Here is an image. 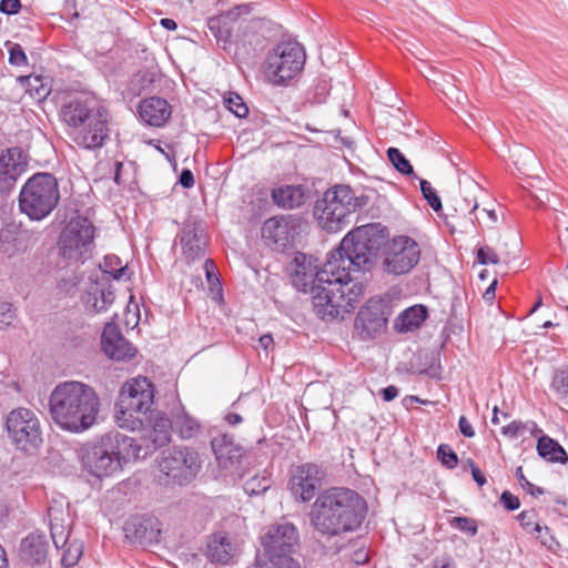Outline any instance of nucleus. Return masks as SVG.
I'll return each instance as SVG.
<instances>
[{"label": "nucleus", "mask_w": 568, "mask_h": 568, "mask_svg": "<svg viewBox=\"0 0 568 568\" xmlns=\"http://www.w3.org/2000/svg\"><path fill=\"white\" fill-rule=\"evenodd\" d=\"M534 532L537 534V538L545 547H547L548 549H552L556 541L554 537L550 535L548 527H542L539 524H536L534 526Z\"/></svg>", "instance_id": "3c124183"}, {"label": "nucleus", "mask_w": 568, "mask_h": 568, "mask_svg": "<svg viewBox=\"0 0 568 568\" xmlns=\"http://www.w3.org/2000/svg\"><path fill=\"white\" fill-rule=\"evenodd\" d=\"M387 156L393 166L405 175H414V169L410 165L409 161L404 156V154L396 148H389L387 150Z\"/></svg>", "instance_id": "58836bf2"}, {"label": "nucleus", "mask_w": 568, "mask_h": 568, "mask_svg": "<svg viewBox=\"0 0 568 568\" xmlns=\"http://www.w3.org/2000/svg\"><path fill=\"white\" fill-rule=\"evenodd\" d=\"M434 568H455V561L449 556H443L435 559Z\"/></svg>", "instance_id": "680f3d73"}, {"label": "nucleus", "mask_w": 568, "mask_h": 568, "mask_svg": "<svg viewBox=\"0 0 568 568\" xmlns=\"http://www.w3.org/2000/svg\"><path fill=\"white\" fill-rule=\"evenodd\" d=\"M306 54L296 41H283L276 44L264 62V74L276 85L293 79L304 67Z\"/></svg>", "instance_id": "9d476101"}, {"label": "nucleus", "mask_w": 568, "mask_h": 568, "mask_svg": "<svg viewBox=\"0 0 568 568\" xmlns=\"http://www.w3.org/2000/svg\"><path fill=\"white\" fill-rule=\"evenodd\" d=\"M381 244L382 235L377 225L366 224L348 232L339 246L329 253L322 278L338 276L337 282L342 283L345 291L357 284L362 295L364 285L354 274L372 267Z\"/></svg>", "instance_id": "f03ea898"}, {"label": "nucleus", "mask_w": 568, "mask_h": 568, "mask_svg": "<svg viewBox=\"0 0 568 568\" xmlns=\"http://www.w3.org/2000/svg\"><path fill=\"white\" fill-rule=\"evenodd\" d=\"M225 105L237 118H245L248 113V108L246 106V104L243 102V99L239 94L231 93L225 99Z\"/></svg>", "instance_id": "79ce46f5"}, {"label": "nucleus", "mask_w": 568, "mask_h": 568, "mask_svg": "<svg viewBox=\"0 0 568 568\" xmlns=\"http://www.w3.org/2000/svg\"><path fill=\"white\" fill-rule=\"evenodd\" d=\"M367 202V196L356 195L348 185H335L317 200L314 216L323 230L336 233L346 227L351 216L366 206Z\"/></svg>", "instance_id": "0eeeda50"}, {"label": "nucleus", "mask_w": 568, "mask_h": 568, "mask_svg": "<svg viewBox=\"0 0 568 568\" xmlns=\"http://www.w3.org/2000/svg\"><path fill=\"white\" fill-rule=\"evenodd\" d=\"M418 244L408 236L394 237L385 247L382 267L389 275L409 273L419 262Z\"/></svg>", "instance_id": "4468645a"}, {"label": "nucleus", "mask_w": 568, "mask_h": 568, "mask_svg": "<svg viewBox=\"0 0 568 568\" xmlns=\"http://www.w3.org/2000/svg\"><path fill=\"white\" fill-rule=\"evenodd\" d=\"M138 430L142 432V443L138 445L142 446L141 458H144L170 442L172 423L164 414L151 410Z\"/></svg>", "instance_id": "2eb2a0df"}, {"label": "nucleus", "mask_w": 568, "mask_h": 568, "mask_svg": "<svg viewBox=\"0 0 568 568\" xmlns=\"http://www.w3.org/2000/svg\"><path fill=\"white\" fill-rule=\"evenodd\" d=\"M270 487V481L265 477H254L245 483L244 489L247 494L254 495L265 491Z\"/></svg>", "instance_id": "09e8293b"}, {"label": "nucleus", "mask_w": 568, "mask_h": 568, "mask_svg": "<svg viewBox=\"0 0 568 568\" xmlns=\"http://www.w3.org/2000/svg\"><path fill=\"white\" fill-rule=\"evenodd\" d=\"M551 386L561 399L568 402V369L557 372L552 378Z\"/></svg>", "instance_id": "ea45409f"}, {"label": "nucleus", "mask_w": 568, "mask_h": 568, "mask_svg": "<svg viewBox=\"0 0 568 568\" xmlns=\"http://www.w3.org/2000/svg\"><path fill=\"white\" fill-rule=\"evenodd\" d=\"M291 270L293 285L302 292L312 294L314 312L322 320L343 318L351 313L361 297V287L355 284L345 291L338 276L322 278L325 264L318 271L311 256L303 253L295 255Z\"/></svg>", "instance_id": "f257e3e1"}, {"label": "nucleus", "mask_w": 568, "mask_h": 568, "mask_svg": "<svg viewBox=\"0 0 568 568\" xmlns=\"http://www.w3.org/2000/svg\"><path fill=\"white\" fill-rule=\"evenodd\" d=\"M437 457L440 463L449 469H453L458 464L457 454L446 444L439 445L437 449Z\"/></svg>", "instance_id": "37998d69"}, {"label": "nucleus", "mask_w": 568, "mask_h": 568, "mask_svg": "<svg viewBox=\"0 0 568 568\" xmlns=\"http://www.w3.org/2000/svg\"><path fill=\"white\" fill-rule=\"evenodd\" d=\"M182 254L190 263L200 258L205 248V235L203 230L195 223L186 224L180 234Z\"/></svg>", "instance_id": "b1692460"}, {"label": "nucleus", "mask_w": 568, "mask_h": 568, "mask_svg": "<svg viewBox=\"0 0 568 568\" xmlns=\"http://www.w3.org/2000/svg\"><path fill=\"white\" fill-rule=\"evenodd\" d=\"M136 439L118 432L106 433L81 448V460L92 476L104 478L120 473L123 466L141 458Z\"/></svg>", "instance_id": "423d86ee"}, {"label": "nucleus", "mask_w": 568, "mask_h": 568, "mask_svg": "<svg viewBox=\"0 0 568 568\" xmlns=\"http://www.w3.org/2000/svg\"><path fill=\"white\" fill-rule=\"evenodd\" d=\"M60 200L55 178L50 173H37L22 186L19 194L20 211L33 221L45 219Z\"/></svg>", "instance_id": "1a4fd4ad"}, {"label": "nucleus", "mask_w": 568, "mask_h": 568, "mask_svg": "<svg viewBox=\"0 0 568 568\" xmlns=\"http://www.w3.org/2000/svg\"><path fill=\"white\" fill-rule=\"evenodd\" d=\"M469 464L471 466V475H473V478L474 480L479 485V486H484L485 483H486V478L485 476L483 475V473L480 471V469L474 464V462L471 459H469Z\"/></svg>", "instance_id": "0e129e2a"}, {"label": "nucleus", "mask_w": 568, "mask_h": 568, "mask_svg": "<svg viewBox=\"0 0 568 568\" xmlns=\"http://www.w3.org/2000/svg\"><path fill=\"white\" fill-rule=\"evenodd\" d=\"M419 184L425 200L434 211L438 212L442 209V201L436 194L435 190L432 187L430 183L426 180H420Z\"/></svg>", "instance_id": "c03bdc74"}, {"label": "nucleus", "mask_w": 568, "mask_h": 568, "mask_svg": "<svg viewBox=\"0 0 568 568\" xmlns=\"http://www.w3.org/2000/svg\"><path fill=\"white\" fill-rule=\"evenodd\" d=\"M61 561L65 567L74 566L82 556L83 552V544L79 540L68 541L64 546Z\"/></svg>", "instance_id": "4c0bfd02"}, {"label": "nucleus", "mask_w": 568, "mask_h": 568, "mask_svg": "<svg viewBox=\"0 0 568 568\" xmlns=\"http://www.w3.org/2000/svg\"><path fill=\"white\" fill-rule=\"evenodd\" d=\"M20 8H21L20 0H1L0 1V11L6 14L18 13Z\"/></svg>", "instance_id": "6e6d98bb"}, {"label": "nucleus", "mask_w": 568, "mask_h": 568, "mask_svg": "<svg viewBox=\"0 0 568 568\" xmlns=\"http://www.w3.org/2000/svg\"><path fill=\"white\" fill-rule=\"evenodd\" d=\"M274 202L283 209H295L304 203V192L301 186L285 185L273 190Z\"/></svg>", "instance_id": "7c9ffc66"}, {"label": "nucleus", "mask_w": 568, "mask_h": 568, "mask_svg": "<svg viewBox=\"0 0 568 568\" xmlns=\"http://www.w3.org/2000/svg\"><path fill=\"white\" fill-rule=\"evenodd\" d=\"M100 267L104 274L110 275L113 280L130 278L128 265L123 264L116 255H106Z\"/></svg>", "instance_id": "e433bc0d"}, {"label": "nucleus", "mask_w": 568, "mask_h": 568, "mask_svg": "<svg viewBox=\"0 0 568 568\" xmlns=\"http://www.w3.org/2000/svg\"><path fill=\"white\" fill-rule=\"evenodd\" d=\"M500 503L510 511L518 509L520 506L519 498L507 490L501 494Z\"/></svg>", "instance_id": "5fc2aeb1"}, {"label": "nucleus", "mask_w": 568, "mask_h": 568, "mask_svg": "<svg viewBox=\"0 0 568 568\" xmlns=\"http://www.w3.org/2000/svg\"><path fill=\"white\" fill-rule=\"evenodd\" d=\"M58 514L62 515V511L57 508H49L51 537L54 546L59 549L67 545L70 532L64 519L59 517Z\"/></svg>", "instance_id": "473e14b6"}, {"label": "nucleus", "mask_w": 568, "mask_h": 568, "mask_svg": "<svg viewBox=\"0 0 568 568\" xmlns=\"http://www.w3.org/2000/svg\"><path fill=\"white\" fill-rule=\"evenodd\" d=\"M224 420L229 424V425H237L242 422V416L236 414V413H227L225 416H224Z\"/></svg>", "instance_id": "338daca9"}, {"label": "nucleus", "mask_w": 568, "mask_h": 568, "mask_svg": "<svg viewBox=\"0 0 568 568\" xmlns=\"http://www.w3.org/2000/svg\"><path fill=\"white\" fill-rule=\"evenodd\" d=\"M125 536L140 544H152L158 541L160 535L159 521L152 517L133 518L126 521Z\"/></svg>", "instance_id": "5701e85b"}, {"label": "nucleus", "mask_w": 568, "mask_h": 568, "mask_svg": "<svg viewBox=\"0 0 568 568\" xmlns=\"http://www.w3.org/2000/svg\"><path fill=\"white\" fill-rule=\"evenodd\" d=\"M115 298L114 290L108 280L92 282L83 296L84 307L88 312L99 314L106 312Z\"/></svg>", "instance_id": "412c9836"}, {"label": "nucleus", "mask_w": 568, "mask_h": 568, "mask_svg": "<svg viewBox=\"0 0 568 568\" xmlns=\"http://www.w3.org/2000/svg\"><path fill=\"white\" fill-rule=\"evenodd\" d=\"M239 551L236 540L231 535L220 531L209 537L204 554L212 564L227 565Z\"/></svg>", "instance_id": "6ab92c4d"}, {"label": "nucleus", "mask_w": 568, "mask_h": 568, "mask_svg": "<svg viewBox=\"0 0 568 568\" xmlns=\"http://www.w3.org/2000/svg\"><path fill=\"white\" fill-rule=\"evenodd\" d=\"M525 434L529 433L530 435L536 436L537 434L541 433V429L532 420L525 422Z\"/></svg>", "instance_id": "69168bd1"}, {"label": "nucleus", "mask_w": 568, "mask_h": 568, "mask_svg": "<svg viewBox=\"0 0 568 568\" xmlns=\"http://www.w3.org/2000/svg\"><path fill=\"white\" fill-rule=\"evenodd\" d=\"M260 346L267 351L273 345V337L268 334L263 335L258 339Z\"/></svg>", "instance_id": "774afa93"}, {"label": "nucleus", "mask_w": 568, "mask_h": 568, "mask_svg": "<svg viewBox=\"0 0 568 568\" xmlns=\"http://www.w3.org/2000/svg\"><path fill=\"white\" fill-rule=\"evenodd\" d=\"M383 399L385 402H390L398 396V389L394 385H389L381 390Z\"/></svg>", "instance_id": "e2e57ef3"}, {"label": "nucleus", "mask_w": 568, "mask_h": 568, "mask_svg": "<svg viewBox=\"0 0 568 568\" xmlns=\"http://www.w3.org/2000/svg\"><path fill=\"white\" fill-rule=\"evenodd\" d=\"M175 427L182 439H191L201 433V424L197 419L182 410L175 416Z\"/></svg>", "instance_id": "f704fd0d"}, {"label": "nucleus", "mask_w": 568, "mask_h": 568, "mask_svg": "<svg viewBox=\"0 0 568 568\" xmlns=\"http://www.w3.org/2000/svg\"><path fill=\"white\" fill-rule=\"evenodd\" d=\"M518 253H519V243L514 237L510 242V250L507 251L505 254H503V262L509 263L510 261L516 260L518 257Z\"/></svg>", "instance_id": "bf43d9fd"}, {"label": "nucleus", "mask_w": 568, "mask_h": 568, "mask_svg": "<svg viewBox=\"0 0 568 568\" xmlns=\"http://www.w3.org/2000/svg\"><path fill=\"white\" fill-rule=\"evenodd\" d=\"M324 477V470L316 464L297 466L290 480L292 494L302 501L311 500L322 486Z\"/></svg>", "instance_id": "dca6fc26"}, {"label": "nucleus", "mask_w": 568, "mask_h": 568, "mask_svg": "<svg viewBox=\"0 0 568 568\" xmlns=\"http://www.w3.org/2000/svg\"><path fill=\"white\" fill-rule=\"evenodd\" d=\"M356 324L367 331L384 326L386 324V317L382 304L377 301H369L368 304L358 312Z\"/></svg>", "instance_id": "c85d7f7f"}, {"label": "nucleus", "mask_w": 568, "mask_h": 568, "mask_svg": "<svg viewBox=\"0 0 568 568\" xmlns=\"http://www.w3.org/2000/svg\"><path fill=\"white\" fill-rule=\"evenodd\" d=\"M539 456L551 463H566L568 459L565 449L552 438L541 436L537 443Z\"/></svg>", "instance_id": "2f4dec72"}, {"label": "nucleus", "mask_w": 568, "mask_h": 568, "mask_svg": "<svg viewBox=\"0 0 568 568\" xmlns=\"http://www.w3.org/2000/svg\"><path fill=\"white\" fill-rule=\"evenodd\" d=\"M525 422L513 420L508 425L501 427V434L508 438L515 439L525 435Z\"/></svg>", "instance_id": "de8ad7c7"}, {"label": "nucleus", "mask_w": 568, "mask_h": 568, "mask_svg": "<svg viewBox=\"0 0 568 568\" xmlns=\"http://www.w3.org/2000/svg\"><path fill=\"white\" fill-rule=\"evenodd\" d=\"M427 317V308L424 305H414L399 314L395 326L399 332H412L418 328Z\"/></svg>", "instance_id": "c756f323"}, {"label": "nucleus", "mask_w": 568, "mask_h": 568, "mask_svg": "<svg viewBox=\"0 0 568 568\" xmlns=\"http://www.w3.org/2000/svg\"><path fill=\"white\" fill-rule=\"evenodd\" d=\"M449 524L460 531L468 532L470 536H475L478 531L476 521L469 517H453Z\"/></svg>", "instance_id": "a18cd8bd"}, {"label": "nucleus", "mask_w": 568, "mask_h": 568, "mask_svg": "<svg viewBox=\"0 0 568 568\" xmlns=\"http://www.w3.org/2000/svg\"><path fill=\"white\" fill-rule=\"evenodd\" d=\"M48 541L42 532H31L24 537L19 547V557L29 565H40L45 561Z\"/></svg>", "instance_id": "393cba45"}, {"label": "nucleus", "mask_w": 568, "mask_h": 568, "mask_svg": "<svg viewBox=\"0 0 568 568\" xmlns=\"http://www.w3.org/2000/svg\"><path fill=\"white\" fill-rule=\"evenodd\" d=\"M516 476L521 485V487L528 491L532 496L541 495L544 490L540 487H536L532 485L527 478L524 476L523 468L518 467L516 469Z\"/></svg>", "instance_id": "864d4df0"}, {"label": "nucleus", "mask_w": 568, "mask_h": 568, "mask_svg": "<svg viewBox=\"0 0 568 568\" xmlns=\"http://www.w3.org/2000/svg\"><path fill=\"white\" fill-rule=\"evenodd\" d=\"M459 183L460 193L453 197V207L463 216L467 214L471 216L478 209L477 195L481 191L480 185L470 178H466L464 182Z\"/></svg>", "instance_id": "bb28decb"}, {"label": "nucleus", "mask_w": 568, "mask_h": 568, "mask_svg": "<svg viewBox=\"0 0 568 568\" xmlns=\"http://www.w3.org/2000/svg\"><path fill=\"white\" fill-rule=\"evenodd\" d=\"M27 158L18 148L8 149L0 155V190L11 186L27 168Z\"/></svg>", "instance_id": "4be33fe9"}, {"label": "nucleus", "mask_w": 568, "mask_h": 568, "mask_svg": "<svg viewBox=\"0 0 568 568\" xmlns=\"http://www.w3.org/2000/svg\"><path fill=\"white\" fill-rule=\"evenodd\" d=\"M70 139L85 150L100 149L109 138V114L94 98H74L60 111Z\"/></svg>", "instance_id": "39448f33"}, {"label": "nucleus", "mask_w": 568, "mask_h": 568, "mask_svg": "<svg viewBox=\"0 0 568 568\" xmlns=\"http://www.w3.org/2000/svg\"><path fill=\"white\" fill-rule=\"evenodd\" d=\"M294 233L293 221L283 216L268 219L262 226L263 240L277 250L285 248L292 242Z\"/></svg>", "instance_id": "aec40b11"}, {"label": "nucleus", "mask_w": 568, "mask_h": 568, "mask_svg": "<svg viewBox=\"0 0 568 568\" xmlns=\"http://www.w3.org/2000/svg\"><path fill=\"white\" fill-rule=\"evenodd\" d=\"M16 317L12 305L8 302L0 301V328L9 326Z\"/></svg>", "instance_id": "8fccbe9b"}, {"label": "nucleus", "mask_w": 568, "mask_h": 568, "mask_svg": "<svg viewBox=\"0 0 568 568\" xmlns=\"http://www.w3.org/2000/svg\"><path fill=\"white\" fill-rule=\"evenodd\" d=\"M367 511L366 501L356 491L334 487L322 491L310 511L312 527L324 537L356 530Z\"/></svg>", "instance_id": "7ed1b4c3"}, {"label": "nucleus", "mask_w": 568, "mask_h": 568, "mask_svg": "<svg viewBox=\"0 0 568 568\" xmlns=\"http://www.w3.org/2000/svg\"><path fill=\"white\" fill-rule=\"evenodd\" d=\"M477 261L483 265L498 264L501 258L499 255L488 245H484L477 251Z\"/></svg>", "instance_id": "49530a36"}, {"label": "nucleus", "mask_w": 568, "mask_h": 568, "mask_svg": "<svg viewBox=\"0 0 568 568\" xmlns=\"http://www.w3.org/2000/svg\"><path fill=\"white\" fill-rule=\"evenodd\" d=\"M8 435L16 447L26 453H34L42 444V430L38 416L29 408H16L6 419Z\"/></svg>", "instance_id": "9b49d317"}, {"label": "nucleus", "mask_w": 568, "mask_h": 568, "mask_svg": "<svg viewBox=\"0 0 568 568\" xmlns=\"http://www.w3.org/2000/svg\"><path fill=\"white\" fill-rule=\"evenodd\" d=\"M255 568H300L291 556L274 555L263 551L256 558Z\"/></svg>", "instance_id": "72a5a7b5"}, {"label": "nucleus", "mask_w": 568, "mask_h": 568, "mask_svg": "<svg viewBox=\"0 0 568 568\" xmlns=\"http://www.w3.org/2000/svg\"><path fill=\"white\" fill-rule=\"evenodd\" d=\"M171 113V105L168 101L158 97L143 100L139 106L141 120L151 126H162Z\"/></svg>", "instance_id": "a878e982"}, {"label": "nucleus", "mask_w": 568, "mask_h": 568, "mask_svg": "<svg viewBox=\"0 0 568 568\" xmlns=\"http://www.w3.org/2000/svg\"><path fill=\"white\" fill-rule=\"evenodd\" d=\"M213 453L219 464L226 468L236 463L242 457V449L234 442L232 436L227 434H219L211 440Z\"/></svg>", "instance_id": "cd10ccee"}, {"label": "nucleus", "mask_w": 568, "mask_h": 568, "mask_svg": "<svg viewBox=\"0 0 568 568\" xmlns=\"http://www.w3.org/2000/svg\"><path fill=\"white\" fill-rule=\"evenodd\" d=\"M458 428L459 432L468 438H471L475 436V429L469 423V420L465 416H460L458 420Z\"/></svg>", "instance_id": "13d9d810"}, {"label": "nucleus", "mask_w": 568, "mask_h": 568, "mask_svg": "<svg viewBox=\"0 0 568 568\" xmlns=\"http://www.w3.org/2000/svg\"><path fill=\"white\" fill-rule=\"evenodd\" d=\"M535 514L534 511H521L519 515H518V520L520 521V525L525 528V529H529L531 528V531H534V526L537 524L535 523Z\"/></svg>", "instance_id": "4d7b16f0"}, {"label": "nucleus", "mask_w": 568, "mask_h": 568, "mask_svg": "<svg viewBox=\"0 0 568 568\" xmlns=\"http://www.w3.org/2000/svg\"><path fill=\"white\" fill-rule=\"evenodd\" d=\"M204 268H205L206 280L210 284V290L212 292H216L217 298L222 300V286H221L220 280L215 273L216 267H215L214 262L212 260H206L205 264H204Z\"/></svg>", "instance_id": "a19ab883"}, {"label": "nucleus", "mask_w": 568, "mask_h": 568, "mask_svg": "<svg viewBox=\"0 0 568 568\" xmlns=\"http://www.w3.org/2000/svg\"><path fill=\"white\" fill-rule=\"evenodd\" d=\"M101 344L105 355L115 361H128L136 354V348L122 336L113 322L105 324Z\"/></svg>", "instance_id": "a211bd4d"}, {"label": "nucleus", "mask_w": 568, "mask_h": 568, "mask_svg": "<svg viewBox=\"0 0 568 568\" xmlns=\"http://www.w3.org/2000/svg\"><path fill=\"white\" fill-rule=\"evenodd\" d=\"M179 183L185 187V189H191L193 187L194 185V176H193V173L189 170V169H184L182 172H181V175H180V179H179Z\"/></svg>", "instance_id": "052dcab7"}, {"label": "nucleus", "mask_w": 568, "mask_h": 568, "mask_svg": "<svg viewBox=\"0 0 568 568\" xmlns=\"http://www.w3.org/2000/svg\"><path fill=\"white\" fill-rule=\"evenodd\" d=\"M298 542V532L296 527L291 523H283L270 527L265 535L261 538L263 551L266 554L291 556Z\"/></svg>", "instance_id": "f3484780"}, {"label": "nucleus", "mask_w": 568, "mask_h": 568, "mask_svg": "<svg viewBox=\"0 0 568 568\" xmlns=\"http://www.w3.org/2000/svg\"><path fill=\"white\" fill-rule=\"evenodd\" d=\"M9 62L12 65L21 67L27 64V55L19 44H13L9 50Z\"/></svg>", "instance_id": "603ef678"}, {"label": "nucleus", "mask_w": 568, "mask_h": 568, "mask_svg": "<svg viewBox=\"0 0 568 568\" xmlns=\"http://www.w3.org/2000/svg\"><path fill=\"white\" fill-rule=\"evenodd\" d=\"M153 398L154 388L146 377L138 376L125 382L115 406L116 425L122 429L136 432L151 412Z\"/></svg>", "instance_id": "6e6552de"}, {"label": "nucleus", "mask_w": 568, "mask_h": 568, "mask_svg": "<svg viewBox=\"0 0 568 568\" xmlns=\"http://www.w3.org/2000/svg\"><path fill=\"white\" fill-rule=\"evenodd\" d=\"M20 81L27 91L37 99H43L50 93V81L42 75L21 77Z\"/></svg>", "instance_id": "c9c22d12"}, {"label": "nucleus", "mask_w": 568, "mask_h": 568, "mask_svg": "<svg viewBox=\"0 0 568 568\" xmlns=\"http://www.w3.org/2000/svg\"><path fill=\"white\" fill-rule=\"evenodd\" d=\"M202 467L199 453L190 447H174L163 455L159 468L173 484L192 481Z\"/></svg>", "instance_id": "ddd939ff"}, {"label": "nucleus", "mask_w": 568, "mask_h": 568, "mask_svg": "<svg viewBox=\"0 0 568 568\" xmlns=\"http://www.w3.org/2000/svg\"><path fill=\"white\" fill-rule=\"evenodd\" d=\"M101 408L95 389L82 382L58 384L49 398V414L62 430L81 434L97 424Z\"/></svg>", "instance_id": "20e7f679"}, {"label": "nucleus", "mask_w": 568, "mask_h": 568, "mask_svg": "<svg viewBox=\"0 0 568 568\" xmlns=\"http://www.w3.org/2000/svg\"><path fill=\"white\" fill-rule=\"evenodd\" d=\"M93 240V224L85 217H73L61 232L59 252L67 260L80 261L91 252Z\"/></svg>", "instance_id": "f8f14e48"}]
</instances>
